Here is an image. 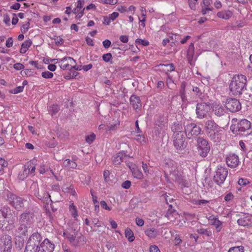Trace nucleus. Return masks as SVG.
Returning <instances> with one entry per match:
<instances>
[{
  "instance_id": "nucleus-58",
  "label": "nucleus",
  "mask_w": 252,
  "mask_h": 252,
  "mask_svg": "<svg viewBox=\"0 0 252 252\" xmlns=\"http://www.w3.org/2000/svg\"><path fill=\"white\" fill-rule=\"evenodd\" d=\"M189 0V5L190 8L191 9H195V5L197 3L198 0Z\"/></svg>"
},
{
  "instance_id": "nucleus-36",
  "label": "nucleus",
  "mask_w": 252,
  "mask_h": 252,
  "mask_svg": "<svg viewBox=\"0 0 252 252\" xmlns=\"http://www.w3.org/2000/svg\"><path fill=\"white\" fill-rule=\"evenodd\" d=\"M63 164L64 167L68 168L74 169L77 166V163L74 160L69 159H65L63 162Z\"/></svg>"
},
{
  "instance_id": "nucleus-13",
  "label": "nucleus",
  "mask_w": 252,
  "mask_h": 252,
  "mask_svg": "<svg viewBox=\"0 0 252 252\" xmlns=\"http://www.w3.org/2000/svg\"><path fill=\"white\" fill-rule=\"evenodd\" d=\"M57 60L60 67L63 70L72 67V65L76 63L75 61L73 58L69 57H66Z\"/></svg>"
},
{
  "instance_id": "nucleus-53",
  "label": "nucleus",
  "mask_w": 252,
  "mask_h": 252,
  "mask_svg": "<svg viewBox=\"0 0 252 252\" xmlns=\"http://www.w3.org/2000/svg\"><path fill=\"white\" fill-rule=\"evenodd\" d=\"M7 165V162L2 158H0V171Z\"/></svg>"
},
{
  "instance_id": "nucleus-44",
  "label": "nucleus",
  "mask_w": 252,
  "mask_h": 252,
  "mask_svg": "<svg viewBox=\"0 0 252 252\" xmlns=\"http://www.w3.org/2000/svg\"><path fill=\"white\" fill-rule=\"evenodd\" d=\"M228 252H244V248L242 246L231 247Z\"/></svg>"
},
{
  "instance_id": "nucleus-47",
  "label": "nucleus",
  "mask_w": 252,
  "mask_h": 252,
  "mask_svg": "<svg viewBox=\"0 0 252 252\" xmlns=\"http://www.w3.org/2000/svg\"><path fill=\"white\" fill-rule=\"evenodd\" d=\"M102 58V60L105 62H109L112 59V56L111 53H108L103 54Z\"/></svg>"
},
{
  "instance_id": "nucleus-25",
  "label": "nucleus",
  "mask_w": 252,
  "mask_h": 252,
  "mask_svg": "<svg viewBox=\"0 0 252 252\" xmlns=\"http://www.w3.org/2000/svg\"><path fill=\"white\" fill-rule=\"evenodd\" d=\"M208 220L211 225H214L217 232H220L222 228V222L218 218L211 215L208 218Z\"/></svg>"
},
{
  "instance_id": "nucleus-39",
  "label": "nucleus",
  "mask_w": 252,
  "mask_h": 252,
  "mask_svg": "<svg viewBox=\"0 0 252 252\" xmlns=\"http://www.w3.org/2000/svg\"><path fill=\"white\" fill-rule=\"evenodd\" d=\"M187 83L185 82L182 83L180 89V95L182 100L186 98V87Z\"/></svg>"
},
{
  "instance_id": "nucleus-28",
  "label": "nucleus",
  "mask_w": 252,
  "mask_h": 252,
  "mask_svg": "<svg viewBox=\"0 0 252 252\" xmlns=\"http://www.w3.org/2000/svg\"><path fill=\"white\" fill-rule=\"evenodd\" d=\"M157 70L165 72L168 74V72H171L175 70V67L173 63L169 64H159L156 66Z\"/></svg>"
},
{
  "instance_id": "nucleus-10",
  "label": "nucleus",
  "mask_w": 252,
  "mask_h": 252,
  "mask_svg": "<svg viewBox=\"0 0 252 252\" xmlns=\"http://www.w3.org/2000/svg\"><path fill=\"white\" fill-rule=\"evenodd\" d=\"M11 248V236L7 235L2 236L0 239V250L1 252H10Z\"/></svg>"
},
{
  "instance_id": "nucleus-46",
  "label": "nucleus",
  "mask_w": 252,
  "mask_h": 252,
  "mask_svg": "<svg viewBox=\"0 0 252 252\" xmlns=\"http://www.w3.org/2000/svg\"><path fill=\"white\" fill-rule=\"evenodd\" d=\"M119 122L117 121L115 122L114 124H109L107 126V127L106 128L107 130H112L115 129V128L119 126Z\"/></svg>"
},
{
  "instance_id": "nucleus-60",
  "label": "nucleus",
  "mask_w": 252,
  "mask_h": 252,
  "mask_svg": "<svg viewBox=\"0 0 252 252\" xmlns=\"http://www.w3.org/2000/svg\"><path fill=\"white\" fill-rule=\"evenodd\" d=\"M136 224L139 226H142L144 224V220L140 218H136L135 219Z\"/></svg>"
},
{
  "instance_id": "nucleus-22",
  "label": "nucleus",
  "mask_w": 252,
  "mask_h": 252,
  "mask_svg": "<svg viewBox=\"0 0 252 252\" xmlns=\"http://www.w3.org/2000/svg\"><path fill=\"white\" fill-rule=\"evenodd\" d=\"M162 233L161 228L156 229L155 228H148L145 231L146 235L150 239H154L160 235Z\"/></svg>"
},
{
  "instance_id": "nucleus-62",
  "label": "nucleus",
  "mask_w": 252,
  "mask_h": 252,
  "mask_svg": "<svg viewBox=\"0 0 252 252\" xmlns=\"http://www.w3.org/2000/svg\"><path fill=\"white\" fill-rule=\"evenodd\" d=\"M131 185V182L129 181H125L122 185V187L125 189H128Z\"/></svg>"
},
{
  "instance_id": "nucleus-41",
  "label": "nucleus",
  "mask_w": 252,
  "mask_h": 252,
  "mask_svg": "<svg viewBox=\"0 0 252 252\" xmlns=\"http://www.w3.org/2000/svg\"><path fill=\"white\" fill-rule=\"evenodd\" d=\"M69 209L72 216L74 218L76 219L78 216L77 208L76 206L73 203H72L69 205Z\"/></svg>"
},
{
  "instance_id": "nucleus-18",
  "label": "nucleus",
  "mask_w": 252,
  "mask_h": 252,
  "mask_svg": "<svg viewBox=\"0 0 252 252\" xmlns=\"http://www.w3.org/2000/svg\"><path fill=\"white\" fill-rule=\"evenodd\" d=\"M42 240L41 235L37 233H33L29 238L27 244L38 248Z\"/></svg>"
},
{
  "instance_id": "nucleus-11",
  "label": "nucleus",
  "mask_w": 252,
  "mask_h": 252,
  "mask_svg": "<svg viewBox=\"0 0 252 252\" xmlns=\"http://www.w3.org/2000/svg\"><path fill=\"white\" fill-rule=\"evenodd\" d=\"M225 107L230 112H236L241 109V105L235 98H228L225 102Z\"/></svg>"
},
{
  "instance_id": "nucleus-40",
  "label": "nucleus",
  "mask_w": 252,
  "mask_h": 252,
  "mask_svg": "<svg viewBox=\"0 0 252 252\" xmlns=\"http://www.w3.org/2000/svg\"><path fill=\"white\" fill-rule=\"evenodd\" d=\"M141 16L142 17V18L141 19L140 18H139L140 22L141 23V26L144 28L145 27V22L146 21V11L145 8L142 7L141 9Z\"/></svg>"
},
{
  "instance_id": "nucleus-49",
  "label": "nucleus",
  "mask_w": 252,
  "mask_h": 252,
  "mask_svg": "<svg viewBox=\"0 0 252 252\" xmlns=\"http://www.w3.org/2000/svg\"><path fill=\"white\" fill-rule=\"evenodd\" d=\"M41 75L44 78H51L53 76V73L49 72L48 71L43 72Z\"/></svg>"
},
{
  "instance_id": "nucleus-21",
  "label": "nucleus",
  "mask_w": 252,
  "mask_h": 252,
  "mask_svg": "<svg viewBox=\"0 0 252 252\" xmlns=\"http://www.w3.org/2000/svg\"><path fill=\"white\" fill-rule=\"evenodd\" d=\"M251 127V123L249 121L244 119L240 121L236 126V131L239 133L244 132Z\"/></svg>"
},
{
  "instance_id": "nucleus-63",
  "label": "nucleus",
  "mask_w": 252,
  "mask_h": 252,
  "mask_svg": "<svg viewBox=\"0 0 252 252\" xmlns=\"http://www.w3.org/2000/svg\"><path fill=\"white\" fill-rule=\"evenodd\" d=\"M233 195L231 192H229L224 196L225 201L228 202L231 201L233 198Z\"/></svg>"
},
{
  "instance_id": "nucleus-32",
  "label": "nucleus",
  "mask_w": 252,
  "mask_h": 252,
  "mask_svg": "<svg viewBox=\"0 0 252 252\" xmlns=\"http://www.w3.org/2000/svg\"><path fill=\"white\" fill-rule=\"evenodd\" d=\"M194 54V44L191 43L189 46V49L187 51V58L188 60L189 63L191 64V62L193 60Z\"/></svg>"
},
{
  "instance_id": "nucleus-52",
  "label": "nucleus",
  "mask_w": 252,
  "mask_h": 252,
  "mask_svg": "<svg viewBox=\"0 0 252 252\" xmlns=\"http://www.w3.org/2000/svg\"><path fill=\"white\" fill-rule=\"evenodd\" d=\"M135 42L137 44H142L144 46L148 45L149 42L146 40H143L141 39L138 38L136 40Z\"/></svg>"
},
{
  "instance_id": "nucleus-7",
  "label": "nucleus",
  "mask_w": 252,
  "mask_h": 252,
  "mask_svg": "<svg viewBox=\"0 0 252 252\" xmlns=\"http://www.w3.org/2000/svg\"><path fill=\"white\" fill-rule=\"evenodd\" d=\"M12 214L10 209L7 207H4L0 209V226L5 224L7 222L9 224L13 225L14 220L11 218Z\"/></svg>"
},
{
  "instance_id": "nucleus-59",
  "label": "nucleus",
  "mask_w": 252,
  "mask_h": 252,
  "mask_svg": "<svg viewBox=\"0 0 252 252\" xmlns=\"http://www.w3.org/2000/svg\"><path fill=\"white\" fill-rule=\"evenodd\" d=\"M142 168H143V170L144 173L146 175H148L150 173L149 168L148 165H147V164L144 163L143 162H142Z\"/></svg>"
},
{
  "instance_id": "nucleus-43",
  "label": "nucleus",
  "mask_w": 252,
  "mask_h": 252,
  "mask_svg": "<svg viewBox=\"0 0 252 252\" xmlns=\"http://www.w3.org/2000/svg\"><path fill=\"white\" fill-rule=\"evenodd\" d=\"M37 247L27 244L24 252H37Z\"/></svg>"
},
{
  "instance_id": "nucleus-45",
  "label": "nucleus",
  "mask_w": 252,
  "mask_h": 252,
  "mask_svg": "<svg viewBox=\"0 0 252 252\" xmlns=\"http://www.w3.org/2000/svg\"><path fill=\"white\" fill-rule=\"evenodd\" d=\"M59 107L57 105H53L49 107V112L52 115L56 114L59 111Z\"/></svg>"
},
{
  "instance_id": "nucleus-4",
  "label": "nucleus",
  "mask_w": 252,
  "mask_h": 252,
  "mask_svg": "<svg viewBox=\"0 0 252 252\" xmlns=\"http://www.w3.org/2000/svg\"><path fill=\"white\" fill-rule=\"evenodd\" d=\"M197 146L198 154L202 158L206 157L210 150L208 141L202 137H199L197 139Z\"/></svg>"
},
{
  "instance_id": "nucleus-31",
  "label": "nucleus",
  "mask_w": 252,
  "mask_h": 252,
  "mask_svg": "<svg viewBox=\"0 0 252 252\" xmlns=\"http://www.w3.org/2000/svg\"><path fill=\"white\" fill-rule=\"evenodd\" d=\"M232 13H233L231 11L226 10L218 12L217 15L220 18H222L224 20H228L232 17Z\"/></svg>"
},
{
  "instance_id": "nucleus-27",
  "label": "nucleus",
  "mask_w": 252,
  "mask_h": 252,
  "mask_svg": "<svg viewBox=\"0 0 252 252\" xmlns=\"http://www.w3.org/2000/svg\"><path fill=\"white\" fill-rule=\"evenodd\" d=\"M172 131L173 132V136H177L182 134H184L185 130L181 124L174 123L171 126Z\"/></svg>"
},
{
  "instance_id": "nucleus-48",
  "label": "nucleus",
  "mask_w": 252,
  "mask_h": 252,
  "mask_svg": "<svg viewBox=\"0 0 252 252\" xmlns=\"http://www.w3.org/2000/svg\"><path fill=\"white\" fill-rule=\"evenodd\" d=\"M95 138V135L94 133H92L91 135H88L87 136H86V141L88 143L91 144L93 142V141L94 140Z\"/></svg>"
},
{
  "instance_id": "nucleus-30",
  "label": "nucleus",
  "mask_w": 252,
  "mask_h": 252,
  "mask_svg": "<svg viewBox=\"0 0 252 252\" xmlns=\"http://www.w3.org/2000/svg\"><path fill=\"white\" fill-rule=\"evenodd\" d=\"M16 235L19 237L25 236L28 234V225L20 222L19 226L16 231Z\"/></svg>"
},
{
  "instance_id": "nucleus-1",
  "label": "nucleus",
  "mask_w": 252,
  "mask_h": 252,
  "mask_svg": "<svg viewBox=\"0 0 252 252\" xmlns=\"http://www.w3.org/2000/svg\"><path fill=\"white\" fill-rule=\"evenodd\" d=\"M247 83L246 77L242 74L235 75L233 76L229 85L231 93L235 95H240L246 89Z\"/></svg>"
},
{
  "instance_id": "nucleus-33",
  "label": "nucleus",
  "mask_w": 252,
  "mask_h": 252,
  "mask_svg": "<svg viewBox=\"0 0 252 252\" xmlns=\"http://www.w3.org/2000/svg\"><path fill=\"white\" fill-rule=\"evenodd\" d=\"M36 196L41 200L44 202L48 203V201H52L51 196L47 192H44L42 194H40L39 192L35 193Z\"/></svg>"
},
{
  "instance_id": "nucleus-54",
  "label": "nucleus",
  "mask_w": 252,
  "mask_h": 252,
  "mask_svg": "<svg viewBox=\"0 0 252 252\" xmlns=\"http://www.w3.org/2000/svg\"><path fill=\"white\" fill-rule=\"evenodd\" d=\"M24 90V86H18L15 88L12 91V93L14 94H18L22 92Z\"/></svg>"
},
{
  "instance_id": "nucleus-2",
  "label": "nucleus",
  "mask_w": 252,
  "mask_h": 252,
  "mask_svg": "<svg viewBox=\"0 0 252 252\" xmlns=\"http://www.w3.org/2000/svg\"><path fill=\"white\" fill-rule=\"evenodd\" d=\"M204 130L211 140L216 141L217 136L221 130L220 127L214 120H208L204 122Z\"/></svg>"
},
{
  "instance_id": "nucleus-50",
  "label": "nucleus",
  "mask_w": 252,
  "mask_h": 252,
  "mask_svg": "<svg viewBox=\"0 0 252 252\" xmlns=\"http://www.w3.org/2000/svg\"><path fill=\"white\" fill-rule=\"evenodd\" d=\"M30 22H28L26 24H24L21 28V31L22 33H25L29 29Z\"/></svg>"
},
{
  "instance_id": "nucleus-17",
  "label": "nucleus",
  "mask_w": 252,
  "mask_h": 252,
  "mask_svg": "<svg viewBox=\"0 0 252 252\" xmlns=\"http://www.w3.org/2000/svg\"><path fill=\"white\" fill-rule=\"evenodd\" d=\"M237 223L239 225L243 226H249L252 225V215L245 214L241 216L237 220Z\"/></svg>"
},
{
  "instance_id": "nucleus-14",
  "label": "nucleus",
  "mask_w": 252,
  "mask_h": 252,
  "mask_svg": "<svg viewBox=\"0 0 252 252\" xmlns=\"http://www.w3.org/2000/svg\"><path fill=\"white\" fill-rule=\"evenodd\" d=\"M9 200L11 205L16 209L19 210L24 206V200L15 194H10L9 196Z\"/></svg>"
},
{
  "instance_id": "nucleus-29",
  "label": "nucleus",
  "mask_w": 252,
  "mask_h": 252,
  "mask_svg": "<svg viewBox=\"0 0 252 252\" xmlns=\"http://www.w3.org/2000/svg\"><path fill=\"white\" fill-rule=\"evenodd\" d=\"M212 108L214 114L218 117L222 116L225 113L224 107L220 103H214Z\"/></svg>"
},
{
  "instance_id": "nucleus-3",
  "label": "nucleus",
  "mask_w": 252,
  "mask_h": 252,
  "mask_svg": "<svg viewBox=\"0 0 252 252\" xmlns=\"http://www.w3.org/2000/svg\"><path fill=\"white\" fill-rule=\"evenodd\" d=\"M185 132L189 139L197 137L201 132V128L194 123L187 122L184 125Z\"/></svg>"
},
{
  "instance_id": "nucleus-38",
  "label": "nucleus",
  "mask_w": 252,
  "mask_h": 252,
  "mask_svg": "<svg viewBox=\"0 0 252 252\" xmlns=\"http://www.w3.org/2000/svg\"><path fill=\"white\" fill-rule=\"evenodd\" d=\"M85 4V0H78L77 2V5L75 8L72 11L74 13H77L80 10H82L84 5Z\"/></svg>"
},
{
  "instance_id": "nucleus-24",
  "label": "nucleus",
  "mask_w": 252,
  "mask_h": 252,
  "mask_svg": "<svg viewBox=\"0 0 252 252\" xmlns=\"http://www.w3.org/2000/svg\"><path fill=\"white\" fill-rule=\"evenodd\" d=\"M130 104L133 108L137 110L140 109L142 106V102L140 97L136 95L133 94L130 97Z\"/></svg>"
},
{
  "instance_id": "nucleus-37",
  "label": "nucleus",
  "mask_w": 252,
  "mask_h": 252,
  "mask_svg": "<svg viewBox=\"0 0 252 252\" xmlns=\"http://www.w3.org/2000/svg\"><path fill=\"white\" fill-rule=\"evenodd\" d=\"M125 233L126 237L128 239L129 242H131L134 241L135 237L133 232L130 228H126L125 230Z\"/></svg>"
},
{
  "instance_id": "nucleus-55",
  "label": "nucleus",
  "mask_w": 252,
  "mask_h": 252,
  "mask_svg": "<svg viewBox=\"0 0 252 252\" xmlns=\"http://www.w3.org/2000/svg\"><path fill=\"white\" fill-rule=\"evenodd\" d=\"M212 10V8H211L210 7L202 6L201 13H202V15H205V14L208 13Z\"/></svg>"
},
{
  "instance_id": "nucleus-9",
  "label": "nucleus",
  "mask_w": 252,
  "mask_h": 252,
  "mask_svg": "<svg viewBox=\"0 0 252 252\" xmlns=\"http://www.w3.org/2000/svg\"><path fill=\"white\" fill-rule=\"evenodd\" d=\"M210 110V106L207 103H198L196 105L195 109L196 117L199 119H202L205 118Z\"/></svg>"
},
{
  "instance_id": "nucleus-19",
  "label": "nucleus",
  "mask_w": 252,
  "mask_h": 252,
  "mask_svg": "<svg viewBox=\"0 0 252 252\" xmlns=\"http://www.w3.org/2000/svg\"><path fill=\"white\" fill-rule=\"evenodd\" d=\"M33 220L34 215L32 212L26 211L20 216V222L27 225L30 224Z\"/></svg>"
},
{
  "instance_id": "nucleus-6",
  "label": "nucleus",
  "mask_w": 252,
  "mask_h": 252,
  "mask_svg": "<svg viewBox=\"0 0 252 252\" xmlns=\"http://www.w3.org/2000/svg\"><path fill=\"white\" fill-rule=\"evenodd\" d=\"M63 235L70 244L73 246H77L79 245V241L82 237L81 234L75 229L66 231L63 232Z\"/></svg>"
},
{
  "instance_id": "nucleus-34",
  "label": "nucleus",
  "mask_w": 252,
  "mask_h": 252,
  "mask_svg": "<svg viewBox=\"0 0 252 252\" xmlns=\"http://www.w3.org/2000/svg\"><path fill=\"white\" fill-rule=\"evenodd\" d=\"M29 175V169L27 165H25L23 167V171L19 173L18 177L20 180L23 181L27 178Z\"/></svg>"
},
{
  "instance_id": "nucleus-61",
  "label": "nucleus",
  "mask_w": 252,
  "mask_h": 252,
  "mask_svg": "<svg viewBox=\"0 0 252 252\" xmlns=\"http://www.w3.org/2000/svg\"><path fill=\"white\" fill-rule=\"evenodd\" d=\"M182 242V240L180 238V236L176 235L174 240V245L176 246L180 245Z\"/></svg>"
},
{
  "instance_id": "nucleus-16",
  "label": "nucleus",
  "mask_w": 252,
  "mask_h": 252,
  "mask_svg": "<svg viewBox=\"0 0 252 252\" xmlns=\"http://www.w3.org/2000/svg\"><path fill=\"white\" fill-rule=\"evenodd\" d=\"M128 157L124 151L120 152L114 155L112 158V160L114 164L117 165L120 164L122 161H125L127 165V159Z\"/></svg>"
},
{
  "instance_id": "nucleus-20",
  "label": "nucleus",
  "mask_w": 252,
  "mask_h": 252,
  "mask_svg": "<svg viewBox=\"0 0 252 252\" xmlns=\"http://www.w3.org/2000/svg\"><path fill=\"white\" fill-rule=\"evenodd\" d=\"M227 165L231 168H235L239 163L238 156L234 154H229L226 158Z\"/></svg>"
},
{
  "instance_id": "nucleus-35",
  "label": "nucleus",
  "mask_w": 252,
  "mask_h": 252,
  "mask_svg": "<svg viewBox=\"0 0 252 252\" xmlns=\"http://www.w3.org/2000/svg\"><path fill=\"white\" fill-rule=\"evenodd\" d=\"M32 44V41L30 39L25 41L21 45L20 52L22 54H25L28 51Z\"/></svg>"
},
{
  "instance_id": "nucleus-12",
  "label": "nucleus",
  "mask_w": 252,
  "mask_h": 252,
  "mask_svg": "<svg viewBox=\"0 0 252 252\" xmlns=\"http://www.w3.org/2000/svg\"><path fill=\"white\" fill-rule=\"evenodd\" d=\"M174 145L178 151L184 150L186 147L187 143L185 142V135L182 134L177 136H173Z\"/></svg>"
},
{
  "instance_id": "nucleus-42",
  "label": "nucleus",
  "mask_w": 252,
  "mask_h": 252,
  "mask_svg": "<svg viewBox=\"0 0 252 252\" xmlns=\"http://www.w3.org/2000/svg\"><path fill=\"white\" fill-rule=\"evenodd\" d=\"M197 232L200 234H203L207 236H211L212 235V232L208 229H205L201 228L197 230Z\"/></svg>"
},
{
  "instance_id": "nucleus-8",
  "label": "nucleus",
  "mask_w": 252,
  "mask_h": 252,
  "mask_svg": "<svg viewBox=\"0 0 252 252\" xmlns=\"http://www.w3.org/2000/svg\"><path fill=\"white\" fill-rule=\"evenodd\" d=\"M228 174L227 169L224 167H218L214 176V181L218 185L221 186L224 182Z\"/></svg>"
},
{
  "instance_id": "nucleus-26",
  "label": "nucleus",
  "mask_w": 252,
  "mask_h": 252,
  "mask_svg": "<svg viewBox=\"0 0 252 252\" xmlns=\"http://www.w3.org/2000/svg\"><path fill=\"white\" fill-rule=\"evenodd\" d=\"M127 166L132 172V175L135 178L141 179L143 175L141 170L135 165L130 163H127Z\"/></svg>"
},
{
  "instance_id": "nucleus-51",
  "label": "nucleus",
  "mask_w": 252,
  "mask_h": 252,
  "mask_svg": "<svg viewBox=\"0 0 252 252\" xmlns=\"http://www.w3.org/2000/svg\"><path fill=\"white\" fill-rule=\"evenodd\" d=\"M119 13L114 12L112 13L109 14L108 16L111 21H113L119 16Z\"/></svg>"
},
{
  "instance_id": "nucleus-57",
  "label": "nucleus",
  "mask_w": 252,
  "mask_h": 252,
  "mask_svg": "<svg viewBox=\"0 0 252 252\" xmlns=\"http://www.w3.org/2000/svg\"><path fill=\"white\" fill-rule=\"evenodd\" d=\"M13 67L17 70H20L24 68V65L20 63H16L13 65Z\"/></svg>"
},
{
  "instance_id": "nucleus-64",
  "label": "nucleus",
  "mask_w": 252,
  "mask_h": 252,
  "mask_svg": "<svg viewBox=\"0 0 252 252\" xmlns=\"http://www.w3.org/2000/svg\"><path fill=\"white\" fill-rule=\"evenodd\" d=\"M150 252H160L158 247L156 246H151L150 248Z\"/></svg>"
},
{
  "instance_id": "nucleus-15",
  "label": "nucleus",
  "mask_w": 252,
  "mask_h": 252,
  "mask_svg": "<svg viewBox=\"0 0 252 252\" xmlns=\"http://www.w3.org/2000/svg\"><path fill=\"white\" fill-rule=\"evenodd\" d=\"M54 248V245L48 239H45L38 248L37 252H53Z\"/></svg>"
},
{
  "instance_id": "nucleus-23",
  "label": "nucleus",
  "mask_w": 252,
  "mask_h": 252,
  "mask_svg": "<svg viewBox=\"0 0 252 252\" xmlns=\"http://www.w3.org/2000/svg\"><path fill=\"white\" fill-rule=\"evenodd\" d=\"M165 216L171 221H175V220L179 217L177 211L175 209L173 208L171 205L169 206V208L167 210Z\"/></svg>"
},
{
  "instance_id": "nucleus-56",
  "label": "nucleus",
  "mask_w": 252,
  "mask_h": 252,
  "mask_svg": "<svg viewBox=\"0 0 252 252\" xmlns=\"http://www.w3.org/2000/svg\"><path fill=\"white\" fill-rule=\"evenodd\" d=\"M32 162L28 163L26 165H28V167L29 169V173L32 174L35 172V166L32 165Z\"/></svg>"
},
{
  "instance_id": "nucleus-5",
  "label": "nucleus",
  "mask_w": 252,
  "mask_h": 252,
  "mask_svg": "<svg viewBox=\"0 0 252 252\" xmlns=\"http://www.w3.org/2000/svg\"><path fill=\"white\" fill-rule=\"evenodd\" d=\"M165 168L175 180L179 181L182 179V173L179 171L177 164L174 161L168 160L166 162Z\"/></svg>"
}]
</instances>
